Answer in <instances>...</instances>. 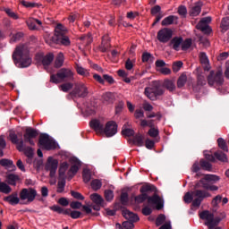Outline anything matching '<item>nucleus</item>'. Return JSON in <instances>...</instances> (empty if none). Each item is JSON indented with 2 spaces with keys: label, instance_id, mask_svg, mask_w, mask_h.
Masks as SVG:
<instances>
[{
  "label": "nucleus",
  "instance_id": "f257e3e1",
  "mask_svg": "<svg viewBox=\"0 0 229 229\" xmlns=\"http://www.w3.org/2000/svg\"><path fill=\"white\" fill-rule=\"evenodd\" d=\"M13 64L20 69H26L31 65L32 60L30 56V50L28 47L20 45L15 47L12 55Z\"/></svg>",
  "mask_w": 229,
  "mask_h": 229
},
{
  "label": "nucleus",
  "instance_id": "f03ea898",
  "mask_svg": "<svg viewBox=\"0 0 229 229\" xmlns=\"http://www.w3.org/2000/svg\"><path fill=\"white\" fill-rule=\"evenodd\" d=\"M67 35V28L62 23H58L55 28V35L46 40L47 44H49L51 47L55 44H62V46H71V39Z\"/></svg>",
  "mask_w": 229,
  "mask_h": 229
},
{
  "label": "nucleus",
  "instance_id": "7ed1b4c3",
  "mask_svg": "<svg viewBox=\"0 0 229 229\" xmlns=\"http://www.w3.org/2000/svg\"><path fill=\"white\" fill-rule=\"evenodd\" d=\"M9 139L12 142V144L16 145V149H18L21 153L24 152L25 157L27 158H33V155H35V152L31 147H26L24 146V140H22V133H20L19 136L14 132L12 131L9 134Z\"/></svg>",
  "mask_w": 229,
  "mask_h": 229
},
{
  "label": "nucleus",
  "instance_id": "20e7f679",
  "mask_svg": "<svg viewBox=\"0 0 229 229\" xmlns=\"http://www.w3.org/2000/svg\"><path fill=\"white\" fill-rule=\"evenodd\" d=\"M51 83H62L64 81H74V72L70 68H61L57 71L56 74L50 76Z\"/></svg>",
  "mask_w": 229,
  "mask_h": 229
},
{
  "label": "nucleus",
  "instance_id": "39448f33",
  "mask_svg": "<svg viewBox=\"0 0 229 229\" xmlns=\"http://www.w3.org/2000/svg\"><path fill=\"white\" fill-rule=\"evenodd\" d=\"M170 46L174 51H180V49H182V51H187V49L192 46V39L186 38L183 40L182 37H174L171 39Z\"/></svg>",
  "mask_w": 229,
  "mask_h": 229
},
{
  "label": "nucleus",
  "instance_id": "423d86ee",
  "mask_svg": "<svg viewBox=\"0 0 229 229\" xmlns=\"http://www.w3.org/2000/svg\"><path fill=\"white\" fill-rule=\"evenodd\" d=\"M225 83V77H223V71L218 70L216 72L210 71L208 76V84L209 87H221Z\"/></svg>",
  "mask_w": 229,
  "mask_h": 229
},
{
  "label": "nucleus",
  "instance_id": "0eeeda50",
  "mask_svg": "<svg viewBox=\"0 0 229 229\" xmlns=\"http://www.w3.org/2000/svg\"><path fill=\"white\" fill-rule=\"evenodd\" d=\"M38 146L47 151H51V149H56V141L51 139L47 133H42L39 135Z\"/></svg>",
  "mask_w": 229,
  "mask_h": 229
},
{
  "label": "nucleus",
  "instance_id": "6e6552de",
  "mask_svg": "<svg viewBox=\"0 0 229 229\" xmlns=\"http://www.w3.org/2000/svg\"><path fill=\"white\" fill-rule=\"evenodd\" d=\"M192 194L195 199L192 201L191 206L195 208H199V207L201 206V203L203 202V199H205V198H210L212 196L210 192L201 189L193 190Z\"/></svg>",
  "mask_w": 229,
  "mask_h": 229
},
{
  "label": "nucleus",
  "instance_id": "1a4fd4ad",
  "mask_svg": "<svg viewBox=\"0 0 229 229\" xmlns=\"http://www.w3.org/2000/svg\"><path fill=\"white\" fill-rule=\"evenodd\" d=\"M38 196V198H40V195H38L37 190L33 188H23L20 191V199L21 201H26L27 199L26 205H28V203H33V201H35V198H37Z\"/></svg>",
  "mask_w": 229,
  "mask_h": 229
},
{
  "label": "nucleus",
  "instance_id": "9d476101",
  "mask_svg": "<svg viewBox=\"0 0 229 229\" xmlns=\"http://www.w3.org/2000/svg\"><path fill=\"white\" fill-rule=\"evenodd\" d=\"M72 98H87L89 96V88L83 82H76L73 89L70 92Z\"/></svg>",
  "mask_w": 229,
  "mask_h": 229
},
{
  "label": "nucleus",
  "instance_id": "9b49d317",
  "mask_svg": "<svg viewBox=\"0 0 229 229\" xmlns=\"http://www.w3.org/2000/svg\"><path fill=\"white\" fill-rule=\"evenodd\" d=\"M54 212L57 214H64V216H70L72 219H80L81 217V212L77 210H72L71 208H64L60 206L54 205L50 208Z\"/></svg>",
  "mask_w": 229,
  "mask_h": 229
},
{
  "label": "nucleus",
  "instance_id": "f8f14e48",
  "mask_svg": "<svg viewBox=\"0 0 229 229\" xmlns=\"http://www.w3.org/2000/svg\"><path fill=\"white\" fill-rule=\"evenodd\" d=\"M153 191H155V186L153 185L146 184L141 186L140 189L141 194L135 197L136 203H144V201L148 199V195L146 194V192H153Z\"/></svg>",
  "mask_w": 229,
  "mask_h": 229
},
{
  "label": "nucleus",
  "instance_id": "ddd939ff",
  "mask_svg": "<svg viewBox=\"0 0 229 229\" xmlns=\"http://www.w3.org/2000/svg\"><path fill=\"white\" fill-rule=\"evenodd\" d=\"M37 137H38V131L32 127H27L23 134V142H28L30 146H35L33 139H37Z\"/></svg>",
  "mask_w": 229,
  "mask_h": 229
},
{
  "label": "nucleus",
  "instance_id": "4468645a",
  "mask_svg": "<svg viewBox=\"0 0 229 229\" xmlns=\"http://www.w3.org/2000/svg\"><path fill=\"white\" fill-rule=\"evenodd\" d=\"M157 38L162 44H167L173 38V30L169 28H164L158 30Z\"/></svg>",
  "mask_w": 229,
  "mask_h": 229
},
{
  "label": "nucleus",
  "instance_id": "2eb2a0df",
  "mask_svg": "<svg viewBox=\"0 0 229 229\" xmlns=\"http://www.w3.org/2000/svg\"><path fill=\"white\" fill-rule=\"evenodd\" d=\"M45 167L47 171H50V178H55L56 174V169H58V160L53 159V157H49Z\"/></svg>",
  "mask_w": 229,
  "mask_h": 229
},
{
  "label": "nucleus",
  "instance_id": "dca6fc26",
  "mask_svg": "<svg viewBox=\"0 0 229 229\" xmlns=\"http://www.w3.org/2000/svg\"><path fill=\"white\" fill-rule=\"evenodd\" d=\"M106 137H114L117 133V123L114 121H109L106 123L104 127V131Z\"/></svg>",
  "mask_w": 229,
  "mask_h": 229
},
{
  "label": "nucleus",
  "instance_id": "f3484780",
  "mask_svg": "<svg viewBox=\"0 0 229 229\" xmlns=\"http://www.w3.org/2000/svg\"><path fill=\"white\" fill-rule=\"evenodd\" d=\"M148 205H156L157 210H162L164 208V201L160 196L155 193L153 196L147 198Z\"/></svg>",
  "mask_w": 229,
  "mask_h": 229
},
{
  "label": "nucleus",
  "instance_id": "a211bd4d",
  "mask_svg": "<svg viewBox=\"0 0 229 229\" xmlns=\"http://www.w3.org/2000/svg\"><path fill=\"white\" fill-rule=\"evenodd\" d=\"M4 201H5V203H9L12 207H15V205H19V203H21V198H19V194L17 192H13L9 196L4 197Z\"/></svg>",
  "mask_w": 229,
  "mask_h": 229
},
{
  "label": "nucleus",
  "instance_id": "6ab92c4d",
  "mask_svg": "<svg viewBox=\"0 0 229 229\" xmlns=\"http://www.w3.org/2000/svg\"><path fill=\"white\" fill-rule=\"evenodd\" d=\"M204 85H207V79H205L203 74L199 73L197 75V83L192 84L193 91L199 92V90H201V87H204Z\"/></svg>",
  "mask_w": 229,
  "mask_h": 229
},
{
  "label": "nucleus",
  "instance_id": "aec40b11",
  "mask_svg": "<svg viewBox=\"0 0 229 229\" xmlns=\"http://www.w3.org/2000/svg\"><path fill=\"white\" fill-rule=\"evenodd\" d=\"M89 126L92 130L96 131L97 133H103L105 130V123L98 119H93L89 122Z\"/></svg>",
  "mask_w": 229,
  "mask_h": 229
},
{
  "label": "nucleus",
  "instance_id": "412c9836",
  "mask_svg": "<svg viewBox=\"0 0 229 229\" xmlns=\"http://www.w3.org/2000/svg\"><path fill=\"white\" fill-rule=\"evenodd\" d=\"M200 219H205L207 222L205 223L206 226L209 228L210 225L214 221V214L210 213L208 210H204L199 214Z\"/></svg>",
  "mask_w": 229,
  "mask_h": 229
},
{
  "label": "nucleus",
  "instance_id": "4be33fe9",
  "mask_svg": "<svg viewBox=\"0 0 229 229\" xmlns=\"http://www.w3.org/2000/svg\"><path fill=\"white\" fill-rule=\"evenodd\" d=\"M122 214L127 221H131V223H137L140 219L137 214H134L128 209H124Z\"/></svg>",
  "mask_w": 229,
  "mask_h": 229
},
{
  "label": "nucleus",
  "instance_id": "5701e85b",
  "mask_svg": "<svg viewBox=\"0 0 229 229\" xmlns=\"http://www.w3.org/2000/svg\"><path fill=\"white\" fill-rule=\"evenodd\" d=\"M203 4L201 2H197L191 8L189 13L191 17H198L199 13H201V7Z\"/></svg>",
  "mask_w": 229,
  "mask_h": 229
},
{
  "label": "nucleus",
  "instance_id": "b1692460",
  "mask_svg": "<svg viewBox=\"0 0 229 229\" xmlns=\"http://www.w3.org/2000/svg\"><path fill=\"white\" fill-rule=\"evenodd\" d=\"M72 161L73 162V165L71 166V168L69 169L68 174H72V176H76V174L78 173V171H80V165H81V161H80V159L74 157L72 159Z\"/></svg>",
  "mask_w": 229,
  "mask_h": 229
},
{
  "label": "nucleus",
  "instance_id": "393cba45",
  "mask_svg": "<svg viewBox=\"0 0 229 229\" xmlns=\"http://www.w3.org/2000/svg\"><path fill=\"white\" fill-rule=\"evenodd\" d=\"M102 101L105 105H112L115 101V95L112 92H106L102 95Z\"/></svg>",
  "mask_w": 229,
  "mask_h": 229
},
{
  "label": "nucleus",
  "instance_id": "a878e982",
  "mask_svg": "<svg viewBox=\"0 0 229 229\" xmlns=\"http://www.w3.org/2000/svg\"><path fill=\"white\" fill-rule=\"evenodd\" d=\"M108 49H110V39L108 36H104L102 38V43L99 46V51H101V53H106Z\"/></svg>",
  "mask_w": 229,
  "mask_h": 229
},
{
  "label": "nucleus",
  "instance_id": "bb28decb",
  "mask_svg": "<svg viewBox=\"0 0 229 229\" xmlns=\"http://www.w3.org/2000/svg\"><path fill=\"white\" fill-rule=\"evenodd\" d=\"M162 87H164V89H166V90H169L170 92H174V90H176V84H174V81L173 80L165 79L163 81Z\"/></svg>",
  "mask_w": 229,
  "mask_h": 229
},
{
  "label": "nucleus",
  "instance_id": "cd10ccee",
  "mask_svg": "<svg viewBox=\"0 0 229 229\" xmlns=\"http://www.w3.org/2000/svg\"><path fill=\"white\" fill-rule=\"evenodd\" d=\"M19 180H21V177H19V175H17L15 174H9L6 175V182L8 183V185H13V187H15V185H17V182H19Z\"/></svg>",
  "mask_w": 229,
  "mask_h": 229
},
{
  "label": "nucleus",
  "instance_id": "c85d7f7f",
  "mask_svg": "<svg viewBox=\"0 0 229 229\" xmlns=\"http://www.w3.org/2000/svg\"><path fill=\"white\" fill-rule=\"evenodd\" d=\"M132 143L135 146H138V148H142V146H144V135L140 133L134 135L132 138Z\"/></svg>",
  "mask_w": 229,
  "mask_h": 229
},
{
  "label": "nucleus",
  "instance_id": "c756f323",
  "mask_svg": "<svg viewBox=\"0 0 229 229\" xmlns=\"http://www.w3.org/2000/svg\"><path fill=\"white\" fill-rule=\"evenodd\" d=\"M151 89H153L156 96L158 98L159 96H164L165 93V89L162 88V86L158 82H154Z\"/></svg>",
  "mask_w": 229,
  "mask_h": 229
},
{
  "label": "nucleus",
  "instance_id": "7c9ffc66",
  "mask_svg": "<svg viewBox=\"0 0 229 229\" xmlns=\"http://www.w3.org/2000/svg\"><path fill=\"white\" fill-rule=\"evenodd\" d=\"M55 60V55L53 53H48L42 58V64L44 67H47L53 64V61Z\"/></svg>",
  "mask_w": 229,
  "mask_h": 229
},
{
  "label": "nucleus",
  "instance_id": "2f4dec72",
  "mask_svg": "<svg viewBox=\"0 0 229 229\" xmlns=\"http://www.w3.org/2000/svg\"><path fill=\"white\" fill-rule=\"evenodd\" d=\"M75 70L77 74H80V76H83L84 78H89V76H90V72H89V70L83 68L78 64H75Z\"/></svg>",
  "mask_w": 229,
  "mask_h": 229
},
{
  "label": "nucleus",
  "instance_id": "473e14b6",
  "mask_svg": "<svg viewBox=\"0 0 229 229\" xmlns=\"http://www.w3.org/2000/svg\"><path fill=\"white\" fill-rule=\"evenodd\" d=\"M67 169H69V163L63 162L59 167V179H65Z\"/></svg>",
  "mask_w": 229,
  "mask_h": 229
},
{
  "label": "nucleus",
  "instance_id": "72a5a7b5",
  "mask_svg": "<svg viewBox=\"0 0 229 229\" xmlns=\"http://www.w3.org/2000/svg\"><path fill=\"white\" fill-rule=\"evenodd\" d=\"M145 96H147V98H148V99H150L151 101H157V96L155 93V91L153 90V88H145V91H144Z\"/></svg>",
  "mask_w": 229,
  "mask_h": 229
},
{
  "label": "nucleus",
  "instance_id": "f704fd0d",
  "mask_svg": "<svg viewBox=\"0 0 229 229\" xmlns=\"http://www.w3.org/2000/svg\"><path fill=\"white\" fill-rule=\"evenodd\" d=\"M37 24L38 26H42V21L38 19H32L27 21V26H29L30 30H38V27H37Z\"/></svg>",
  "mask_w": 229,
  "mask_h": 229
},
{
  "label": "nucleus",
  "instance_id": "c9c22d12",
  "mask_svg": "<svg viewBox=\"0 0 229 229\" xmlns=\"http://www.w3.org/2000/svg\"><path fill=\"white\" fill-rule=\"evenodd\" d=\"M185 83H187V73L182 72L177 80V88L183 89V87H185Z\"/></svg>",
  "mask_w": 229,
  "mask_h": 229
},
{
  "label": "nucleus",
  "instance_id": "e433bc0d",
  "mask_svg": "<svg viewBox=\"0 0 229 229\" xmlns=\"http://www.w3.org/2000/svg\"><path fill=\"white\" fill-rule=\"evenodd\" d=\"M174 21H178V17L175 15H170L166 18H165L161 24L162 26H171V24H173L174 22Z\"/></svg>",
  "mask_w": 229,
  "mask_h": 229
},
{
  "label": "nucleus",
  "instance_id": "4c0bfd02",
  "mask_svg": "<svg viewBox=\"0 0 229 229\" xmlns=\"http://www.w3.org/2000/svg\"><path fill=\"white\" fill-rule=\"evenodd\" d=\"M0 165H2V167H9L15 169V165L13 164V161L8 158L0 159Z\"/></svg>",
  "mask_w": 229,
  "mask_h": 229
},
{
  "label": "nucleus",
  "instance_id": "58836bf2",
  "mask_svg": "<svg viewBox=\"0 0 229 229\" xmlns=\"http://www.w3.org/2000/svg\"><path fill=\"white\" fill-rule=\"evenodd\" d=\"M90 199L95 203V205H103V197L98 193H93L90 195Z\"/></svg>",
  "mask_w": 229,
  "mask_h": 229
},
{
  "label": "nucleus",
  "instance_id": "ea45409f",
  "mask_svg": "<svg viewBox=\"0 0 229 229\" xmlns=\"http://www.w3.org/2000/svg\"><path fill=\"white\" fill-rule=\"evenodd\" d=\"M215 158H216V160H219V162H228V157H226V154H225L221 150L215 152Z\"/></svg>",
  "mask_w": 229,
  "mask_h": 229
},
{
  "label": "nucleus",
  "instance_id": "a19ab883",
  "mask_svg": "<svg viewBox=\"0 0 229 229\" xmlns=\"http://www.w3.org/2000/svg\"><path fill=\"white\" fill-rule=\"evenodd\" d=\"M196 28L202 31V33H205V35H210L212 33V29L208 25L197 24Z\"/></svg>",
  "mask_w": 229,
  "mask_h": 229
},
{
  "label": "nucleus",
  "instance_id": "79ce46f5",
  "mask_svg": "<svg viewBox=\"0 0 229 229\" xmlns=\"http://www.w3.org/2000/svg\"><path fill=\"white\" fill-rule=\"evenodd\" d=\"M64 54L59 53L55 61V67L56 69H60V67L64 65Z\"/></svg>",
  "mask_w": 229,
  "mask_h": 229
},
{
  "label": "nucleus",
  "instance_id": "37998d69",
  "mask_svg": "<svg viewBox=\"0 0 229 229\" xmlns=\"http://www.w3.org/2000/svg\"><path fill=\"white\" fill-rule=\"evenodd\" d=\"M141 60L144 64H146V62H150V64H153V62H155V57L153 55L144 52L141 55Z\"/></svg>",
  "mask_w": 229,
  "mask_h": 229
},
{
  "label": "nucleus",
  "instance_id": "c03bdc74",
  "mask_svg": "<svg viewBox=\"0 0 229 229\" xmlns=\"http://www.w3.org/2000/svg\"><path fill=\"white\" fill-rule=\"evenodd\" d=\"M199 165L204 171H212V164L205 159H200Z\"/></svg>",
  "mask_w": 229,
  "mask_h": 229
},
{
  "label": "nucleus",
  "instance_id": "a18cd8bd",
  "mask_svg": "<svg viewBox=\"0 0 229 229\" xmlns=\"http://www.w3.org/2000/svg\"><path fill=\"white\" fill-rule=\"evenodd\" d=\"M64 84H62L61 87V90L63 92H69V90H71L72 89V87H74V84L72 83V81H63Z\"/></svg>",
  "mask_w": 229,
  "mask_h": 229
},
{
  "label": "nucleus",
  "instance_id": "49530a36",
  "mask_svg": "<svg viewBox=\"0 0 229 229\" xmlns=\"http://www.w3.org/2000/svg\"><path fill=\"white\" fill-rule=\"evenodd\" d=\"M217 144H218V148H220L222 151H225L226 153H228V145L226 144V141L225 140V139L218 138Z\"/></svg>",
  "mask_w": 229,
  "mask_h": 229
},
{
  "label": "nucleus",
  "instance_id": "de8ad7c7",
  "mask_svg": "<svg viewBox=\"0 0 229 229\" xmlns=\"http://www.w3.org/2000/svg\"><path fill=\"white\" fill-rule=\"evenodd\" d=\"M82 178H83V181L85 183H89V182H90V180H92V174H91L90 170H89V169L83 170Z\"/></svg>",
  "mask_w": 229,
  "mask_h": 229
},
{
  "label": "nucleus",
  "instance_id": "09e8293b",
  "mask_svg": "<svg viewBox=\"0 0 229 229\" xmlns=\"http://www.w3.org/2000/svg\"><path fill=\"white\" fill-rule=\"evenodd\" d=\"M24 37V33L22 32H16L15 34H13L11 38V44H13L15 42H19L22 38Z\"/></svg>",
  "mask_w": 229,
  "mask_h": 229
},
{
  "label": "nucleus",
  "instance_id": "8fccbe9b",
  "mask_svg": "<svg viewBox=\"0 0 229 229\" xmlns=\"http://www.w3.org/2000/svg\"><path fill=\"white\" fill-rule=\"evenodd\" d=\"M194 195L192 194V191L191 192V191H188V192H186L185 194H184V196H183V201H184V203H187V204H189V203H192L193 201H194Z\"/></svg>",
  "mask_w": 229,
  "mask_h": 229
},
{
  "label": "nucleus",
  "instance_id": "3c124183",
  "mask_svg": "<svg viewBox=\"0 0 229 229\" xmlns=\"http://www.w3.org/2000/svg\"><path fill=\"white\" fill-rule=\"evenodd\" d=\"M57 182V192L60 194L65 191V179H59Z\"/></svg>",
  "mask_w": 229,
  "mask_h": 229
},
{
  "label": "nucleus",
  "instance_id": "603ef678",
  "mask_svg": "<svg viewBox=\"0 0 229 229\" xmlns=\"http://www.w3.org/2000/svg\"><path fill=\"white\" fill-rule=\"evenodd\" d=\"M103 186V183L101 182V181L95 179L91 182V188L93 189V191H99V189H101V187Z\"/></svg>",
  "mask_w": 229,
  "mask_h": 229
},
{
  "label": "nucleus",
  "instance_id": "864d4df0",
  "mask_svg": "<svg viewBox=\"0 0 229 229\" xmlns=\"http://www.w3.org/2000/svg\"><path fill=\"white\" fill-rule=\"evenodd\" d=\"M221 28L224 31H228V30H229V16L222 19Z\"/></svg>",
  "mask_w": 229,
  "mask_h": 229
},
{
  "label": "nucleus",
  "instance_id": "5fc2aeb1",
  "mask_svg": "<svg viewBox=\"0 0 229 229\" xmlns=\"http://www.w3.org/2000/svg\"><path fill=\"white\" fill-rule=\"evenodd\" d=\"M204 180H206V182H219V180H221V178L216 174H206Z\"/></svg>",
  "mask_w": 229,
  "mask_h": 229
},
{
  "label": "nucleus",
  "instance_id": "6e6d98bb",
  "mask_svg": "<svg viewBox=\"0 0 229 229\" xmlns=\"http://www.w3.org/2000/svg\"><path fill=\"white\" fill-rule=\"evenodd\" d=\"M199 61H200V64H202L203 65H208V56H207V53L200 52Z\"/></svg>",
  "mask_w": 229,
  "mask_h": 229
},
{
  "label": "nucleus",
  "instance_id": "4d7b16f0",
  "mask_svg": "<svg viewBox=\"0 0 229 229\" xmlns=\"http://www.w3.org/2000/svg\"><path fill=\"white\" fill-rule=\"evenodd\" d=\"M122 134L125 137H134L135 136V131L133 129L125 128L122 130Z\"/></svg>",
  "mask_w": 229,
  "mask_h": 229
},
{
  "label": "nucleus",
  "instance_id": "13d9d810",
  "mask_svg": "<svg viewBox=\"0 0 229 229\" xmlns=\"http://www.w3.org/2000/svg\"><path fill=\"white\" fill-rule=\"evenodd\" d=\"M4 12L7 13L8 17L14 19V21H17V19H19V15H17V13H15V12L12 11V9L10 8H4Z\"/></svg>",
  "mask_w": 229,
  "mask_h": 229
},
{
  "label": "nucleus",
  "instance_id": "bf43d9fd",
  "mask_svg": "<svg viewBox=\"0 0 229 229\" xmlns=\"http://www.w3.org/2000/svg\"><path fill=\"white\" fill-rule=\"evenodd\" d=\"M165 223V215L160 214L156 219V226H162Z\"/></svg>",
  "mask_w": 229,
  "mask_h": 229
},
{
  "label": "nucleus",
  "instance_id": "052dcab7",
  "mask_svg": "<svg viewBox=\"0 0 229 229\" xmlns=\"http://www.w3.org/2000/svg\"><path fill=\"white\" fill-rule=\"evenodd\" d=\"M120 201L122 205H127L129 203L130 199L128 197V192H122Z\"/></svg>",
  "mask_w": 229,
  "mask_h": 229
},
{
  "label": "nucleus",
  "instance_id": "680f3d73",
  "mask_svg": "<svg viewBox=\"0 0 229 229\" xmlns=\"http://www.w3.org/2000/svg\"><path fill=\"white\" fill-rule=\"evenodd\" d=\"M105 199L106 201H112L114 199V191L106 190L105 191Z\"/></svg>",
  "mask_w": 229,
  "mask_h": 229
},
{
  "label": "nucleus",
  "instance_id": "e2e57ef3",
  "mask_svg": "<svg viewBox=\"0 0 229 229\" xmlns=\"http://www.w3.org/2000/svg\"><path fill=\"white\" fill-rule=\"evenodd\" d=\"M183 67V63L182 61H177L173 64V71L174 72H178L180 69Z\"/></svg>",
  "mask_w": 229,
  "mask_h": 229
},
{
  "label": "nucleus",
  "instance_id": "0e129e2a",
  "mask_svg": "<svg viewBox=\"0 0 229 229\" xmlns=\"http://www.w3.org/2000/svg\"><path fill=\"white\" fill-rule=\"evenodd\" d=\"M148 133L149 137H152L155 139L157 138V135H159L160 131H158V129L152 127L148 130Z\"/></svg>",
  "mask_w": 229,
  "mask_h": 229
},
{
  "label": "nucleus",
  "instance_id": "69168bd1",
  "mask_svg": "<svg viewBox=\"0 0 229 229\" xmlns=\"http://www.w3.org/2000/svg\"><path fill=\"white\" fill-rule=\"evenodd\" d=\"M222 218L219 216H216L213 218L212 224L209 225L208 229H214L216 226H218L219 223H221Z\"/></svg>",
  "mask_w": 229,
  "mask_h": 229
},
{
  "label": "nucleus",
  "instance_id": "338daca9",
  "mask_svg": "<svg viewBox=\"0 0 229 229\" xmlns=\"http://www.w3.org/2000/svg\"><path fill=\"white\" fill-rule=\"evenodd\" d=\"M178 13L181 17L186 18L187 17V7L184 5H181L178 8Z\"/></svg>",
  "mask_w": 229,
  "mask_h": 229
},
{
  "label": "nucleus",
  "instance_id": "774afa93",
  "mask_svg": "<svg viewBox=\"0 0 229 229\" xmlns=\"http://www.w3.org/2000/svg\"><path fill=\"white\" fill-rule=\"evenodd\" d=\"M123 228L132 229V228H135V225L133 224V222L127 220V221L123 222Z\"/></svg>",
  "mask_w": 229,
  "mask_h": 229
}]
</instances>
